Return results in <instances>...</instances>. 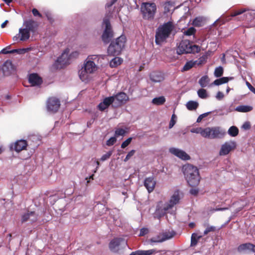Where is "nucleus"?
<instances>
[{"mask_svg": "<svg viewBox=\"0 0 255 255\" xmlns=\"http://www.w3.org/2000/svg\"><path fill=\"white\" fill-rule=\"evenodd\" d=\"M233 79V77H223L215 80L214 81L213 84L215 85L219 86L223 84L227 83L229 80Z\"/></svg>", "mask_w": 255, "mask_h": 255, "instance_id": "nucleus-27", "label": "nucleus"}, {"mask_svg": "<svg viewBox=\"0 0 255 255\" xmlns=\"http://www.w3.org/2000/svg\"><path fill=\"white\" fill-rule=\"evenodd\" d=\"M132 140V137H130L127 139L125 141H124L121 144V147L122 148H125L127 146H128Z\"/></svg>", "mask_w": 255, "mask_h": 255, "instance_id": "nucleus-47", "label": "nucleus"}, {"mask_svg": "<svg viewBox=\"0 0 255 255\" xmlns=\"http://www.w3.org/2000/svg\"><path fill=\"white\" fill-rule=\"evenodd\" d=\"M140 12L144 20H152L156 12L157 7L153 2H142L140 5Z\"/></svg>", "mask_w": 255, "mask_h": 255, "instance_id": "nucleus-5", "label": "nucleus"}, {"mask_svg": "<svg viewBox=\"0 0 255 255\" xmlns=\"http://www.w3.org/2000/svg\"><path fill=\"white\" fill-rule=\"evenodd\" d=\"M113 150H110L108 152H107L106 154L103 155L102 157L100 158V161H105L110 158V157L111 156V155L113 154Z\"/></svg>", "mask_w": 255, "mask_h": 255, "instance_id": "nucleus-43", "label": "nucleus"}, {"mask_svg": "<svg viewBox=\"0 0 255 255\" xmlns=\"http://www.w3.org/2000/svg\"><path fill=\"white\" fill-rule=\"evenodd\" d=\"M180 200L179 191L177 190L174 191L168 202L163 204L162 202H160L158 203L156 212L161 215H163L166 213H172L171 211H173V208L179 203Z\"/></svg>", "mask_w": 255, "mask_h": 255, "instance_id": "nucleus-3", "label": "nucleus"}, {"mask_svg": "<svg viewBox=\"0 0 255 255\" xmlns=\"http://www.w3.org/2000/svg\"><path fill=\"white\" fill-rule=\"evenodd\" d=\"M135 150L134 149H132L130 150L126 155V157L124 159V161L127 162L128 161L135 153Z\"/></svg>", "mask_w": 255, "mask_h": 255, "instance_id": "nucleus-48", "label": "nucleus"}, {"mask_svg": "<svg viewBox=\"0 0 255 255\" xmlns=\"http://www.w3.org/2000/svg\"><path fill=\"white\" fill-rule=\"evenodd\" d=\"M149 77L151 81L154 83L160 82L164 79L163 75L159 72H152L150 73Z\"/></svg>", "mask_w": 255, "mask_h": 255, "instance_id": "nucleus-23", "label": "nucleus"}, {"mask_svg": "<svg viewBox=\"0 0 255 255\" xmlns=\"http://www.w3.org/2000/svg\"><path fill=\"white\" fill-rule=\"evenodd\" d=\"M18 35L20 36L19 40L25 41L29 39L30 37V32L25 28H20L19 29Z\"/></svg>", "mask_w": 255, "mask_h": 255, "instance_id": "nucleus-25", "label": "nucleus"}, {"mask_svg": "<svg viewBox=\"0 0 255 255\" xmlns=\"http://www.w3.org/2000/svg\"><path fill=\"white\" fill-rule=\"evenodd\" d=\"M198 96L202 99H206L208 97L206 90L204 89H200L197 91Z\"/></svg>", "mask_w": 255, "mask_h": 255, "instance_id": "nucleus-40", "label": "nucleus"}, {"mask_svg": "<svg viewBox=\"0 0 255 255\" xmlns=\"http://www.w3.org/2000/svg\"><path fill=\"white\" fill-rule=\"evenodd\" d=\"M123 62V59L119 57L113 58L110 62V65L111 67H116L120 65Z\"/></svg>", "mask_w": 255, "mask_h": 255, "instance_id": "nucleus-33", "label": "nucleus"}, {"mask_svg": "<svg viewBox=\"0 0 255 255\" xmlns=\"http://www.w3.org/2000/svg\"><path fill=\"white\" fill-rule=\"evenodd\" d=\"M224 70L222 66H219L215 68L214 71V76L216 77H220L223 74Z\"/></svg>", "mask_w": 255, "mask_h": 255, "instance_id": "nucleus-39", "label": "nucleus"}, {"mask_svg": "<svg viewBox=\"0 0 255 255\" xmlns=\"http://www.w3.org/2000/svg\"><path fill=\"white\" fill-rule=\"evenodd\" d=\"M200 51V47L190 43L189 40H182L177 48V53L179 55L184 53H195Z\"/></svg>", "mask_w": 255, "mask_h": 255, "instance_id": "nucleus-7", "label": "nucleus"}, {"mask_svg": "<svg viewBox=\"0 0 255 255\" xmlns=\"http://www.w3.org/2000/svg\"><path fill=\"white\" fill-rule=\"evenodd\" d=\"M196 65V63L195 62V61H189L187 62L184 66H183L182 71H185L189 70L191 68H192L194 65Z\"/></svg>", "mask_w": 255, "mask_h": 255, "instance_id": "nucleus-38", "label": "nucleus"}, {"mask_svg": "<svg viewBox=\"0 0 255 255\" xmlns=\"http://www.w3.org/2000/svg\"><path fill=\"white\" fill-rule=\"evenodd\" d=\"M190 193L193 195H196L198 193V190L197 189H191L190 190Z\"/></svg>", "mask_w": 255, "mask_h": 255, "instance_id": "nucleus-63", "label": "nucleus"}, {"mask_svg": "<svg viewBox=\"0 0 255 255\" xmlns=\"http://www.w3.org/2000/svg\"><path fill=\"white\" fill-rule=\"evenodd\" d=\"M235 142L233 141L226 142L222 145L219 154L220 155H226L228 154L232 149L235 148Z\"/></svg>", "mask_w": 255, "mask_h": 255, "instance_id": "nucleus-14", "label": "nucleus"}, {"mask_svg": "<svg viewBox=\"0 0 255 255\" xmlns=\"http://www.w3.org/2000/svg\"><path fill=\"white\" fill-rule=\"evenodd\" d=\"M198 103L194 101H190L186 104L187 109L190 111L195 110L198 108Z\"/></svg>", "mask_w": 255, "mask_h": 255, "instance_id": "nucleus-29", "label": "nucleus"}, {"mask_svg": "<svg viewBox=\"0 0 255 255\" xmlns=\"http://www.w3.org/2000/svg\"><path fill=\"white\" fill-rule=\"evenodd\" d=\"M216 230V228L214 226H209L208 227L206 230L204 232V235H206L208 234L209 232H214Z\"/></svg>", "mask_w": 255, "mask_h": 255, "instance_id": "nucleus-52", "label": "nucleus"}, {"mask_svg": "<svg viewBox=\"0 0 255 255\" xmlns=\"http://www.w3.org/2000/svg\"><path fill=\"white\" fill-rule=\"evenodd\" d=\"M182 170L185 178L190 186H196L199 184L200 176L196 167L188 164L183 166Z\"/></svg>", "mask_w": 255, "mask_h": 255, "instance_id": "nucleus-4", "label": "nucleus"}, {"mask_svg": "<svg viewBox=\"0 0 255 255\" xmlns=\"http://www.w3.org/2000/svg\"><path fill=\"white\" fill-rule=\"evenodd\" d=\"M148 233V229L146 228H141L140 230L139 236H143Z\"/></svg>", "mask_w": 255, "mask_h": 255, "instance_id": "nucleus-54", "label": "nucleus"}, {"mask_svg": "<svg viewBox=\"0 0 255 255\" xmlns=\"http://www.w3.org/2000/svg\"><path fill=\"white\" fill-rule=\"evenodd\" d=\"M28 81L32 86H35L40 85L42 82V80L38 74L32 73L29 75Z\"/></svg>", "mask_w": 255, "mask_h": 255, "instance_id": "nucleus-20", "label": "nucleus"}, {"mask_svg": "<svg viewBox=\"0 0 255 255\" xmlns=\"http://www.w3.org/2000/svg\"><path fill=\"white\" fill-rule=\"evenodd\" d=\"M165 101L164 96H160L153 98L152 100V103L155 105H162L165 102Z\"/></svg>", "mask_w": 255, "mask_h": 255, "instance_id": "nucleus-32", "label": "nucleus"}, {"mask_svg": "<svg viewBox=\"0 0 255 255\" xmlns=\"http://www.w3.org/2000/svg\"><path fill=\"white\" fill-rule=\"evenodd\" d=\"M128 246L127 242L123 238H116L113 239L109 244L110 250L115 253Z\"/></svg>", "mask_w": 255, "mask_h": 255, "instance_id": "nucleus-9", "label": "nucleus"}, {"mask_svg": "<svg viewBox=\"0 0 255 255\" xmlns=\"http://www.w3.org/2000/svg\"><path fill=\"white\" fill-rule=\"evenodd\" d=\"M28 143L26 140L20 139L11 144L10 148L11 150H14L17 152H19L22 150L25 149Z\"/></svg>", "mask_w": 255, "mask_h": 255, "instance_id": "nucleus-15", "label": "nucleus"}, {"mask_svg": "<svg viewBox=\"0 0 255 255\" xmlns=\"http://www.w3.org/2000/svg\"><path fill=\"white\" fill-rule=\"evenodd\" d=\"M156 253H158V252L155 249H151L146 251L142 250L143 255H151L152 254Z\"/></svg>", "mask_w": 255, "mask_h": 255, "instance_id": "nucleus-49", "label": "nucleus"}, {"mask_svg": "<svg viewBox=\"0 0 255 255\" xmlns=\"http://www.w3.org/2000/svg\"><path fill=\"white\" fill-rule=\"evenodd\" d=\"M117 141V138L115 136L111 137L107 141L106 144L108 146L113 145Z\"/></svg>", "mask_w": 255, "mask_h": 255, "instance_id": "nucleus-50", "label": "nucleus"}, {"mask_svg": "<svg viewBox=\"0 0 255 255\" xmlns=\"http://www.w3.org/2000/svg\"><path fill=\"white\" fill-rule=\"evenodd\" d=\"M210 113H211V112H207V113H204L203 114H201L200 115L198 118H197V123H200L201 122V121L202 120V119L204 118H205L206 117H207L209 114H210Z\"/></svg>", "mask_w": 255, "mask_h": 255, "instance_id": "nucleus-53", "label": "nucleus"}, {"mask_svg": "<svg viewBox=\"0 0 255 255\" xmlns=\"http://www.w3.org/2000/svg\"><path fill=\"white\" fill-rule=\"evenodd\" d=\"M23 49H13L10 51V53H14L15 52L18 53L19 54L21 53V52L23 51Z\"/></svg>", "mask_w": 255, "mask_h": 255, "instance_id": "nucleus-64", "label": "nucleus"}, {"mask_svg": "<svg viewBox=\"0 0 255 255\" xmlns=\"http://www.w3.org/2000/svg\"><path fill=\"white\" fill-rule=\"evenodd\" d=\"M228 133L232 137H235L239 134V129L235 126L231 127L228 130Z\"/></svg>", "mask_w": 255, "mask_h": 255, "instance_id": "nucleus-35", "label": "nucleus"}, {"mask_svg": "<svg viewBox=\"0 0 255 255\" xmlns=\"http://www.w3.org/2000/svg\"><path fill=\"white\" fill-rule=\"evenodd\" d=\"M144 185L148 190V192H152L155 187V182L152 177L146 178L144 180Z\"/></svg>", "mask_w": 255, "mask_h": 255, "instance_id": "nucleus-22", "label": "nucleus"}, {"mask_svg": "<svg viewBox=\"0 0 255 255\" xmlns=\"http://www.w3.org/2000/svg\"><path fill=\"white\" fill-rule=\"evenodd\" d=\"M142 250H138L135 252H132L130 255H143Z\"/></svg>", "mask_w": 255, "mask_h": 255, "instance_id": "nucleus-59", "label": "nucleus"}, {"mask_svg": "<svg viewBox=\"0 0 255 255\" xmlns=\"http://www.w3.org/2000/svg\"><path fill=\"white\" fill-rule=\"evenodd\" d=\"M103 24L105 26V28L102 35V40L105 43H108L113 36L109 18L105 17L103 20Z\"/></svg>", "mask_w": 255, "mask_h": 255, "instance_id": "nucleus-10", "label": "nucleus"}, {"mask_svg": "<svg viewBox=\"0 0 255 255\" xmlns=\"http://www.w3.org/2000/svg\"><path fill=\"white\" fill-rule=\"evenodd\" d=\"M207 56L206 55H203L201 56L198 60L195 61L196 65H201L204 63L206 61Z\"/></svg>", "mask_w": 255, "mask_h": 255, "instance_id": "nucleus-42", "label": "nucleus"}, {"mask_svg": "<svg viewBox=\"0 0 255 255\" xmlns=\"http://www.w3.org/2000/svg\"><path fill=\"white\" fill-rule=\"evenodd\" d=\"M169 152L179 158L186 160L190 159V156L184 151L175 147H171Z\"/></svg>", "mask_w": 255, "mask_h": 255, "instance_id": "nucleus-16", "label": "nucleus"}, {"mask_svg": "<svg viewBox=\"0 0 255 255\" xmlns=\"http://www.w3.org/2000/svg\"><path fill=\"white\" fill-rule=\"evenodd\" d=\"M205 18L203 16H198L194 18L192 21V24L196 27H200L203 25L205 23Z\"/></svg>", "mask_w": 255, "mask_h": 255, "instance_id": "nucleus-26", "label": "nucleus"}, {"mask_svg": "<svg viewBox=\"0 0 255 255\" xmlns=\"http://www.w3.org/2000/svg\"><path fill=\"white\" fill-rule=\"evenodd\" d=\"M126 133L125 129L121 128H118L115 130V136H123Z\"/></svg>", "mask_w": 255, "mask_h": 255, "instance_id": "nucleus-46", "label": "nucleus"}, {"mask_svg": "<svg viewBox=\"0 0 255 255\" xmlns=\"http://www.w3.org/2000/svg\"><path fill=\"white\" fill-rule=\"evenodd\" d=\"M114 98V107H118L128 100L127 95L124 92H120L112 96Z\"/></svg>", "mask_w": 255, "mask_h": 255, "instance_id": "nucleus-12", "label": "nucleus"}, {"mask_svg": "<svg viewBox=\"0 0 255 255\" xmlns=\"http://www.w3.org/2000/svg\"><path fill=\"white\" fill-rule=\"evenodd\" d=\"M78 55H79L78 52L74 51V52H72V53H71L70 55H69V57L70 59L71 58L76 57L78 56Z\"/></svg>", "mask_w": 255, "mask_h": 255, "instance_id": "nucleus-61", "label": "nucleus"}, {"mask_svg": "<svg viewBox=\"0 0 255 255\" xmlns=\"http://www.w3.org/2000/svg\"><path fill=\"white\" fill-rule=\"evenodd\" d=\"M60 106V101L56 98H50L47 102V109L48 111L52 113L56 112Z\"/></svg>", "mask_w": 255, "mask_h": 255, "instance_id": "nucleus-13", "label": "nucleus"}, {"mask_svg": "<svg viewBox=\"0 0 255 255\" xmlns=\"http://www.w3.org/2000/svg\"><path fill=\"white\" fill-rule=\"evenodd\" d=\"M245 12H247L245 14V15H246V19L248 20H251L253 17V14H255V11L254 10L250 11L246 9V8H241L238 9L235 11L234 12L232 13L231 16L232 17H235L239 15H241Z\"/></svg>", "mask_w": 255, "mask_h": 255, "instance_id": "nucleus-17", "label": "nucleus"}, {"mask_svg": "<svg viewBox=\"0 0 255 255\" xmlns=\"http://www.w3.org/2000/svg\"><path fill=\"white\" fill-rule=\"evenodd\" d=\"M30 140H31L32 141H37L36 144L34 145V147H37L39 143L38 142L39 141L40 139H39V137L37 136V135H32L30 137Z\"/></svg>", "mask_w": 255, "mask_h": 255, "instance_id": "nucleus-51", "label": "nucleus"}, {"mask_svg": "<svg viewBox=\"0 0 255 255\" xmlns=\"http://www.w3.org/2000/svg\"><path fill=\"white\" fill-rule=\"evenodd\" d=\"M174 29L172 22L168 21L160 25L156 29L155 42L156 45H161L167 41Z\"/></svg>", "mask_w": 255, "mask_h": 255, "instance_id": "nucleus-1", "label": "nucleus"}, {"mask_svg": "<svg viewBox=\"0 0 255 255\" xmlns=\"http://www.w3.org/2000/svg\"><path fill=\"white\" fill-rule=\"evenodd\" d=\"M97 58V55L89 56L84 65L79 70V76L83 82H88L91 78V74L97 70V67L94 62L92 61L95 60Z\"/></svg>", "mask_w": 255, "mask_h": 255, "instance_id": "nucleus-2", "label": "nucleus"}, {"mask_svg": "<svg viewBox=\"0 0 255 255\" xmlns=\"http://www.w3.org/2000/svg\"><path fill=\"white\" fill-rule=\"evenodd\" d=\"M253 110V107L247 105H241L237 107L235 109L236 111L242 113H246L251 111Z\"/></svg>", "mask_w": 255, "mask_h": 255, "instance_id": "nucleus-28", "label": "nucleus"}, {"mask_svg": "<svg viewBox=\"0 0 255 255\" xmlns=\"http://www.w3.org/2000/svg\"><path fill=\"white\" fill-rule=\"evenodd\" d=\"M238 251L239 252H255V245L251 243H246L240 245L238 248Z\"/></svg>", "mask_w": 255, "mask_h": 255, "instance_id": "nucleus-21", "label": "nucleus"}, {"mask_svg": "<svg viewBox=\"0 0 255 255\" xmlns=\"http://www.w3.org/2000/svg\"><path fill=\"white\" fill-rule=\"evenodd\" d=\"M126 41L125 36L121 35L112 42L107 50L108 54L111 56L119 55L125 47Z\"/></svg>", "mask_w": 255, "mask_h": 255, "instance_id": "nucleus-6", "label": "nucleus"}, {"mask_svg": "<svg viewBox=\"0 0 255 255\" xmlns=\"http://www.w3.org/2000/svg\"><path fill=\"white\" fill-rule=\"evenodd\" d=\"M69 48L65 49L60 56H59L55 62L57 68H62L66 65L69 64L70 57Z\"/></svg>", "mask_w": 255, "mask_h": 255, "instance_id": "nucleus-11", "label": "nucleus"}, {"mask_svg": "<svg viewBox=\"0 0 255 255\" xmlns=\"http://www.w3.org/2000/svg\"><path fill=\"white\" fill-rule=\"evenodd\" d=\"M113 100L114 98L112 96L104 98L103 102H101L98 106L99 110L103 111L112 104V106L114 107Z\"/></svg>", "mask_w": 255, "mask_h": 255, "instance_id": "nucleus-19", "label": "nucleus"}, {"mask_svg": "<svg viewBox=\"0 0 255 255\" xmlns=\"http://www.w3.org/2000/svg\"><path fill=\"white\" fill-rule=\"evenodd\" d=\"M175 235V232L172 231H165L161 233V236H162V238L164 240V242L169 240L173 238Z\"/></svg>", "mask_w": 255, "mask_h": 255, "instance_id": "nucleus-31", "label": "nucleus"}, {"mask_svg": "<svg viewBox=\"0 0 255 255\" xmlns=\"http://www.w3.org/2000/svg\"><path fill=\"white\" fill-rule=\"evenodd\" d=\"M177 117L176 115L173 114L171 118V120L169 125V128H171L175 125L176 123Z\"/></svg>", "mask_w": 255, "mask_h": 255, "instance_id": "nucleus-44", "label": "nucleus"}, {"mask_svg": "<svg viewBox=\"0 0 255 255\" xmlns=\"http://www.w3.org/2000/svg\"><path fill=\"white\" fill-rule=\"evenodd\" d=\"M32 12L33 15L35 16H39L40 17H42V15L39 12L38 10L36 8H33L32 10Z\"/></svg>", "mask_w": 255, "mask_h": 255, "instance_id": "nucleus-57", "label": "nucleus"}, {"mask_svg": "<svg viewBox=\"0 0 255 255\" xmlns=\"http://www.w3.org/2000/svg\"><path fill=\"white\" fill-rule=\"evenodd\" d=\"M247 85L248 86L249 89L255 94V88L253 87L248 82H247Z\"/></svg>", "mask_w": 255, "mask_h": 255, "instance_id": "nucleus-60", "label": "nucleus"}, {"mask_svg": "<svg viewBox=\"0 0 255 255\" xmlns=\"http://www.w3.org/2000/svg\"><path fill=\"white\" fill-rule=\"evenodd\" d=\"M23 26L30 32L34 33L38 26L37 22L34 20L29 19L24 21Z\"/></svg>", "mask_w": 255, "mask_h": 255, "instance_id": "nucleus-18", "label": "nucleus"}, {"mask_svg": "<svg viewBox=\"0 0 255 255\" xmlns=\"http://www.w3.org/2000/svg\"><path fill=\"white\" fill-rule=\"evenodd\" d=\"M9 48V46H7L5 48L2 49L1 50L0 53H2V54H4L10 53V51L7 50V49Z\"/></svg>", "mask_w": 255, "mask_h": 255, "instance_id": "nucleus-62", "label": "nucleus"}, {"mask_svg": "<svg viewBox=\"0 0 255 255\" xmlns=\"http://www.w3.org/2000/svg\"><path fill=\"white\" fill-rule=\"evenodd\" d=\"M30 216H32V212H27L26 213L24 214L21 218V221L22 222H24L27 221H29V217Z\"/></svg>", "mask_w": 255, "mask_h": 255, "instance_id": "nucleus-45", "label": "nucleus"}, {"mask_svg": "<svg viewBox=\"0 0 255 255\" xmlns=\"http://www.w3.org/2000/svg\"><path fill=\"white\" fill-rule=\"evenodd\" d=\"M202 236H198L196 233H193L191 237V247H195L197 245L198 241L201 238Z\"/></svg>", "mask_w": 255, "mask_h": 255, "instance_id": "nucleus-30", "label": "nucleus"}, {"mask_svg": "<svg viewBox=\"0 0 255 255\" xmlns=\"http://www.w3.org/2000/svg\"><path fill=\"white\" fill-rule=\"evenodd\" d=\"M190 132L192 133H200L202 137H204L205 128H203L201 127L192 128L190 129Z\"/></svg>", "mask_w": 255, "mask_h": 255, "instance_id": "nucleus-37", "label": "nucleus"}, {"mask_svg": "<svg viewBox=\"0 0 255 255\" xmlns=\"http://www.w3.org/2000/svg\"><path fill=\"white\" fill-rule=\"evenodd\" d=\"M149 242L151 244L161 243V242H164V240L162 238V236H161V233L159 234V235H157L156 236L151 238L149 240Z\"/></svg>", "mask_w": 255, "mask_h": 255, "instance_id": "nucleus-36", "label": "nucleus"}, {"mask_svg": "<svg viewBox=\"0 0 255 255\" xmlns=\"http://www.w3.org/2000/svg\"><path fill=\"white\" fill-rule=\"evenodd\" d=\"M225 129L219 127H207L205 128L204 138L214 139L220 138L226 134Z\"/></svg>", "mask_w": 255, "mask_h": 255, "instance_id": "nucleus-8", "label": "nucleus"}, {"mask_svg": "<svg viewBox=\"0 0 255 255\" xmlns=\"http://www.w3.org/2000/svg\"><path fill=\"white\" fill-rule=\"evenodd\" d=\"M12 69V63L9 60L6 61L2 65V70L4 75L10 74Z\"/></svg>", "mask_w": 255, "mask_h": 255, "instance_id": "nucleus-24", "label": "nucleus"}, {"mask_svg": "<svg viewBox=\"0 0 255 255\" xmlns=\"http://www.w3.org/2000/svg\"><path fill=\"white\" fill-rule=\"evenodd\" d=\"M196 29L193 27H191L187 29L184 30L183 33L186 36H191L194 35Z\"/></svg>", "mask_w": 255, "mask_h": 255, "instance_id": "nucleus-41", "label": "nucleus"}, {"mask_svg": "<svg viewBox=\"0 0 255 255\" xmlns=\"http://www.w3.org/2000/svg\"><path fill=\"white\" fill-rule=\"evenodd\" d=\"M117 0H111L110 2H108L106 5V8H108L111 7L116 1Z\"/></svg>", "mask_w": 255, "mask_h": 255, "instance_id": "nucleus-58", "label": "nucleus"}, {"mask_svg": "<svg viewBox=\"0 0 255 255\" xmlns=\"http://www.w3.org/2000/svg\"><path fill=\"white\" fill-rule=\"evenodd\" d=\"M32 216H30L29 217V221L31 222H34L37 220V215L34 212H32Z\"/></svg>", "mask_w": 255, "mask_h": 255, "instance_id": "nucleus-55", "label": "nucleus"}, {"mask_svg": "<svg viewBox=\"0 0 255 255\" xmlns=\"http://www.w3.org/2000/svg\"><path fill=\"white\" fill-rule=\"evenodd\" d=\"M224 97V94L220 92V91H219L217 93V95L216 96V99L218 100H221L223 99Z\"/></svg>", "mask_w": 255, "mask_h": 255, "instance_id": "nucleus-56", "label": "nucleus"}, {"mask_svg": "<svg viewBox=\"0 0 255 255\" xmlns=\"http://www.w3.org/2000/svg\"><path fill=\"white\" fill-rule=\"evenodd\" d=\"M209 83V79L206 75L202 76L199 81V84L202 87H206Z\"/></svg>", "mask_w": 255, "mask_h": 255, "instance_id": "nucleus-34", "label": "nucleus"}]
</instances>
